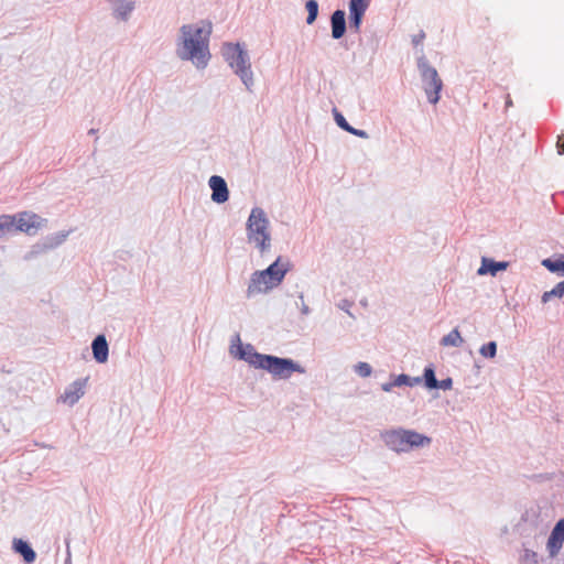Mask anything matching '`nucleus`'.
Returning <instances> with one entry per match:
<instances>
[{
  "instance_id": "1",
  "label": "nucleus",
  "mask_w": 564,
  "mask_h": 564,
  "mask_svg": "<svg viewBox=\"0 0 564 564\" xmlns=\"http://www.w3.org/2000/svg\"><path fill=\"white\" fill-rule=\"evenodd\" d=\"M210 33V24L207 30L195 23L183 24L176 39V56L181 61H191L198 69H204L212 57L209 52Z\"/></svg>"
},
{
  "instance_id": "2",
  "label": "nucleus",
  "mask_w": 564,
  "mask_h": 564,
  "mask_svg": "<svg viewBox=\"0 0 564 564\" xmlns=\"http://www.w3.org/2000/svg\"><path fill=\"white\" fill-rule=\"evenodd\" d=\"M291 261L285 257H278L267 269L254 271L247 289V297L250 299L259 293H267L276 288L291 270Z\"/></svg>"
},
{
  "instance_id": "3",
  "label": "nucleus",
  "mask_w": 564,
  "mask_h": 564,
  "mask_svg": "<svg viewBox=\"0 0 564 564\" xmlns=\"http://www.w3.org/2000/svg\"><path fill=\"white\" fill-rule=\"evenodd\" d=\"M221 55L231 70L240 78L246 89L252 91L254 78L250 56L245 44L225 42L221 46Z\"/></svg>"
},
{
  "instance_id": "4",
  "label": "nucleus",
  "mask_w": 564,
  "mask_h": 564,
  "mask_svg": "<svg viewBox=\"0 0 564 564\" xmlns=\"http://www.w3.org/2000/svg\"><path fill=\"white\" fill-rule=\"evenodd\" d=\"M384 445L395 453H408L415 448L427 447L432 438L414 430L397 427L384 430L380 433Z\"/></svg>"
},
{
  "instance_id": "5",
  "label": "nucleus",
  "mask_w": 564,
  "mask_h": 564,
  "mask_svg": "<svg viewBox=\"0 0 564 564\" xmlns=\"http://www.w3.org/2000/svg\"><path fill=\"white\" fill-rule=\"evenodd\" d=\"M270 221L261 207H253L246 224L247 238L253 242L261 253L270 248Z\"/></svg>"
},
{
  "instance_id": "6",
  "label": "nucleus",
  "mask_w": 564,
  "mask_h": 564,
  "mask_svg": "<svg viewBox=\"0 0 564 564\" xmlns=\"http://www.w3.org/2000/svg\"><path fill=\"white\" fill-rule=\"evenodd\" d=\"M416 64L427 100L430 104L436 105L440 100L443 82L438 76L436 68L429 63L424 55L417 57Z\"/></svg>"
},
{
  "instance_id": "7",
  "label": "nucleus",
  "mask_w": 564,
  "mask_h": 564,
  "mask_svg": "<svg viewBox=\"0 0 564 564\" xmlns=\"http://www.w3.org/2000/svg\"><path fill=\"white\" fill-rule=\"evenodd\" d=\"M263 361L262 370L268 371L274 379L288 380L294 372L305 373V368L291 358L268 355Z\"/></svg>"
},
{
  "instance_id": "8",
  "label": "nucleus",
  "mask_w": 564,
  "mask_h": 564,
  "mask_svg": "<svg viewBox=\"0 0 564 564\" xmlns=\"http://www.w3.org/2000/svg\"><path fill=\"white\" fill-rule=\"evenodd\" d=\"M235 343L238 344V350L236 352V357L240 360L248 362L251 367L257 369H262L264 359L267 358V354L258 352L251 344H247L242 346L240 341V336L238 334L231 340V347H234ZM230 352L234 354L232 348H230Z\"/></svg>"
},
{
  "instance_id": "9",
  "label": "nucleus",
  "mask_w": 564,
  "mask_h": 564,
  "mask_svg": "<svg viewBox=\"0 0 564 564\" xmlns=\"http://www.w3.org/2000/svg\"><path fill=\"white\" fill-rule=\"evenodd\" d=\"M68 234L69 231H58L46 236L41 243H36L32 247V249L24 256V259L30 260L42 252L61 246L68 237Z\"/></svg>"
},
{
  "instance_id": "10",
  "label": "nucleus",
  "mask_w": 564,
  "mask_h": 564,
  "mask_svg": "<svg viewBox=\"0 0 564 564\" xmlns=\"http://www.w3.org/2000/svg\"><path fill=\"white\" fill-rule=\"evenodd\" d=\"M45 223L46 219L34 213L23 212L17 215V230L28 235H34Z\"/></svg>"
},
{
  "instance_id": "11",
  "label": "nucleus",
  "mask_w": 564,
  "mask_h": 564,
  "mask_svg": "<svg viewBox=\"0 0 564 564\" xmlns=\"http://www.w3.org/2000/svg\"><path fill=\"white\" fill-rule=\"evenodd\" d=\"M208 185L212 189V200L216 204H224L229 199V189L224 177L219 175L210 176Z\"/></svg>"
},
{
  "instance_id": "12",
  "label": "nucleus",
  "mask_w": 564,
  "mask_h": 564,
  "mask_svg": "<svg viewBox=\"0 0 564 564\" xmlns=\"http://www.w3.org/2000/svg\"><path fill=\"white\" fill-rule=\"evenodd\" d=\"M88 378L77 379L66 387L64 393L61 395V400L68 405H74L85 394V388Z\"/></svg>"
},
{
  "instance_id": "13",
  "label": "nucleus",
  "mask_w": 564,
  "mask_h": 564,
  "mask_svg": "<svg viewBox=\"0 0 564 564\" xmlns=\"http://www.w3.org/2000/svg\"><path fill=\"white\" fill-rule=\"evenodd\" d=\"M564 542V518L560 519L552 529L547 539L546 547L550 556H555Z\"/></svg>"
},
{
  "instance_id": "14",
  "label": "nucleus",
  "mask_w": 564,
  "mask_h": 564,
  "mask_svg": "<svg viewBox=\"0 0 564 564\" xmlns=\"http://www.w3.org/2000/svg\"><path fill=\"white\" fill-rule=\"evenodd\" d=\"M423 380L424 384L430 390H449L453 387V379L446 378L443 380H437L435 377V370L433 365L426 366L423 370Z\"/></svg>"
},
{
  "instance_id": "15",
  "label": "nucleus",
  "mask_w": 564,
  "mask_h": 564,
  "mask_svg": "<svg viewBox=\"0 0 564 564\" xmlns=\"http://www.w3.org/2000/svg\"><path fill=\"white\" fill-rule=\"evenodd\" d=\"M112 9V15L121 21H128L131 12L135 9L133 0H107Z\"/></svg>"
},
{
  "instance_id": "16",
  "label": "nucleus",
  "mask_w": 564,
  "mask_h": 564,
  "mask_svg": "<svg viewBox=\"0 0 564 564\" xmlns=\"http://www.w3.org/2000/svg\"><path fill=\"white\" fill-rule=\"evenodd\" d=\"M94 359L98 364H105L109 357V345L104 334L97 335L91 341Z\"/></svg>"
},
{
  "instance_id": "17",
  "label": "nucleus",
  "mask_w": 564,
  "mask_h": 564,
  "mask_svg": "<svg viewBox=\"0 0 564 564\" xmlns=\"http://www.w3.org/2000/svg\"><path fill=\"white\" fill-rule=\"evenodd\" d=\"M330 28H332V37L334 40L341 39L346 31V13L341 9L335 10L330 15Z\"/></svg>"
},
{
  "instance_id": "18",
  "label": "nucleus",
  "mask_w": 564,
  "mask_h": 564,
  "mask_svg": "<svg viewBox=\"0 0 564 564\" xmlns=\"http://www.w3.org/2000/svg\"><path fill=\"white\" fill-rule=\"evenodd\" d=\"M509 267L507 261H496L490 258L482 257L481 265L477 270L478 275L491 274L496 275L500 271H505Z\"/></svg>"
},
{
  "instance_id": "19",
  "label": "nucleus",
  "mask_w": 564,
  "mask_h": 564,
  "mask_svg": "<svg viewBox=\"0 0 564 564\" xmlns=\"http://www.w3.org/2000/svg\"><path fill=\"white\" fill-rule=\"evenodd\" d=\"M369 7H362L360 4H348L349 9V29L355 33L360 31L365 13Z\"/></svg>"
},
{
  "instance_id": "20",
  "label": "nucleus",
  "mask_w": 564,
  "mask_h": 564,
  "mask_svg": "<svg viewBox=\"0 0 564 564\" xmlns=\"http://www.w3.org/2000/svg\"><path fill=\"white\" fill-rule=\"evenodd\" d=\"M13 549L17 553H19L23 557V560L26 564L33 563L36 558L35 551L31 547V545L26 541H23L21 539H15L13 541Z\"/></svg>"
},
{
  "instance_id": "21",
  "label": "nucleus",
  "mask_w": 564,
  "mask_h": 564,
  "mask_svg": "<svg viewBox=\"0 0 564 564\" xmlns=\"http://www.w3.org/2000/svg\"><path fill=\"white\" fill-rule=\"evenodd\" d=\"M541 264L551 273L564 275V253L558 254L556 258L543 259Z\"/></svg>"
},
{
  "instance_id": "22",
  "label": "nucleus",
  "mask_w": 564,
  "mask_h": 564,
  "mask_svg": "<svg viewBox=\"0 0 564 564\" xmlns=\"http://www.w3.org/2000/svg\"><path fill=\"white\" fill-rule=\"evenodd\" d=\"M18 231L17 230V216L2 215L0 216V232L2 236Z\"/></svg>"
},
{
  "instance_id": "23",
  "label": "nucleus",
  "mask_w": 564,
  "mask_h": 564,
  "mask_svg": "<svg viewBox=\"0 0 564 564\" xmlns=\"http://www.w3.org/2000/svg\"><path fill=\"white\" fill-rule=\"evenodd\" d=\"M463 338L460 336V333L458 332L457 328H454L453 330H451L447 335H445L442 339H441V345L442 346H453V347H458L462 345L463 343Z\"/></svg>"
},
{
  "instance_id": "24",
  "label": "nucleus",
  "mask_w": 564,
  "mask_h": 564,
  "mask_svg": "<svg viewBox=\"0 0 564 564\" xmlns=\"http://www.w3.org/2000/svg\"><path fill=\"white\" fill-rule=\"evenodd\" d=\"M305 9L307 11L306 23L308 25L313 24L318 15V2L316 0H307L305 3Z\"/></svg>"
},
{
  "instance_id": "25",
  "label": "nucleus",
  "mask_w": 564,
  "mask_h": 564,
  "mask_svg": "<svg viewBox=\"0 0 564 564\" xmlns=\"http://www.w3.org/2000/svg\"><path fill=\"white\" fill-rule=\"evenodd\" d=\"M564 295V280L558 282L551 291H546L542 295V302L546 303L552 297H562Z\"/></svg>"
},
{
  "instance_id": "26",
  "label": "nucleus",
  "mask_w": 564,
  "mask_h": 564,
  "mask_svg": "<svg viewBox=\"0 0 564 564\" xmlns=\"http://www.w3.org/2000/svg\"><path fill=\"white\" fill-rule=\"evenodd\" d=\"M479 354L488 359H492L497 355V343L495 340H490L487 344H484L480 349Z\"/></svg>"
},
{
  "instance_id": "27",
  "label": "nucleus",
  "mask_w": 564,
  "mask_h": 564,
  "mask_svg": "<svg viewBox=\"0 0 564 564\" xmlns=\"http://www.w3.org/2000/svg\"><path fill=\"white\" fill-rule=\"evenodd\" d=\"M333 116L336 124L347 132V130L350 128V124L346 120V118L343 116V113L337 109L333 108Z\"/></svg>"
},
{
  "instance_id": "28",
  "label": "nucleus",
  "mask_w": 564,
  "mask_h": 564,
  "mask_svg": "<svg viewBox=\"0 0 564 564\" xmlns=\"http://www.w3.org/2000/svg\"><path fill=\"white\" fill-rule=\"evenodd\" d=\"M355 371L362 378H367L372 372V367L368 362L360 361L355 366Z\"/></svg>"
},
{
  "instance_id": "29",
  "label": "nucleus",
  "mask_w": 564,
  "mask_h": 564,
  "mask_svg": "<svg viewBox=\"0 0 564 564\" xmlns=\"http://www.w3.org/2000/svg\"><path fill=\"white\" fill-rule=\"evenodd\" d=\"M521 561L523 564H538V554L532 550L525 549L521 557Z\"/></svg>"
},
{
  "instance_id": "30",
  "label": "nucleus",
  "mask_w": 564,
  "mask_h": 564,
  "mask_svg": "<svg viewBox=\"0 0 564 564\" xmlns=\"http://www.w3.org/2000/svg\"><path fill=\"white\" fill-rule=\"evenodd\" d=\"M412 381V377L405 375V373H401L399 376H397L394 378V384L395 387H401V386H411V382Z\"/></svg>"
},
{
  "instance_id": "31",
  "label": "nucleus",
  "mask_w": 564,
  "mask_h": 564,
  "mask_svg": "<svg viewBox=\"0 0 564 564\" xmlns=\"http://www.w3.org/2000/svg\"><path fill=\"white\" fill-rule=\"evenodd\" d=\"M347 132L352 134V135H356L358 138H361V139H368L369 138V134H368L367 131L361 130V129H356L352 126H350V128L347 130Z\"/></svg>"
},
{
  "instance_id": "32",
  "label": "nucleus",
  "mask_w": 564,
  "mask_h": 564,
  "mask_svg": "<svg viewBox=\"0 0 564 564\" xmlns=\"http://www.w3.org/2000/svg\"><path fill=\"white\" fill-rule=\"evenodd\" d=\"M299 297H300V300L302 302V304H301V313L303 315H308L311 313V310H310L308 305L305 304L303 294L301 293Z\"/></svg>"
},
{
  "instance_id": "33",
  "label": "nucleus",
  "mask_w": 564,
  "mask_h": 564,
  "mask_svg": "<svg viewBox=\"0 0 564 564\" xmlns=\"http://www.w3.org/2000/svg\"><path fill=\"white\" fill-rule=\"evenodd\" d=\"M557 153L560 155L564 154V135H560L556 143Z\"/></svg>"
},
{
  "instance_id": "34",
  "label": "nucleus",
  "mask_w": 564,
  "mask_h": 564,
  "mask_svg": "<svg viewBox=\"0 0 564 564\" xmlns=\"http://www.w3.org/2000/svg\"><path fill=\"white\" fill-rule=\"evenodd\" d=\"M425 37V33L422 31L420 34L414 35L412 42L414 45H419Z\"/></svg>"
},
{
  "instance_id": "35",
  "label": "nucleus",
  "mask_w": 564,
  "mask_h": 564,
  "mask_svg": "<svg viewBox=\"0 0 564 564\" xmlns=\"http://www.w3.org/2000/svg\"><path fill=\"white\" fill-rule=\"evenodd\" d=\"M348 4H360L362 7H369L370 4V0H349V3Z\"/></svg>"
},
{
  "instance_id": "36",
  "label": "nucleus",
  "mask_w": 564,
  "mask_h": 564,
  "mask_svg": "<svg viewBox=\"0 0 564 564\" xmlns=\"http://www.w3.org/2000/svg\"><path fill=\"white\" fill-rule=\"evenodd\" d=\"M395 387L394 384V379L390 382H386L381 386V389L386 392H390L393 388Z\"/></svg>"
},
{
  "instance_id": "37",
  "label": "nucleus",
  "mask_w": 564,
  "mask_h": 564,
  "mask_svg": "<svg viewBox=\"0 0 564 564\" xmlns=\"http://www.w3.org/2000/svg\"><path fill=\"white\" fill-rule=\"evenodd\" d=\"M339 307L346 311L349 315H351L349 312L350 304L348 303V301H344L343 304L339 305Z\"/></svg>"
},
{
  "instance_id": "38",
  "label": "nucleus",
  "mask_w": 564,
  "mask_h": 564,
  "mask_svg": "<svg viewBox=\"0 0 564 564\" xmlns=\"http://www.w3.org/2000/svg\"><path fill=\"white\" fill-rule=\"evenodd\" d=\"M421 381H422V378H420V377H412V381H411L412 383H411L410 387H413V386L420 383Z\"/></svg>"
},
{
  "instance_id": "39",
  "label": "nucleus",
  "mask_w": 564,
  "mask_h": 564,
  "mask_svg": "<svg viewBox=\"0 0 564 564\" xmlns=\"http://www.w3.org/2000/svg\"><path fill=\"white\" fill-rule=\"evenodd\" d=\"M513 104H512V99L510 97V95H507V98H506V108H509L511 107Z\"/></svg>"
},
{
  "instance_id": "40",
  "label": "nucleus",
  "mask_w": 564,
  "mask_h": 564,
  "mask_svg": "<svg viewBox=\"0 0 564 564\" xmlns=\"http://www.w3.org/2000/svg\"><path fill=\"white\" fill-rule=\"evenodd\" d=\"M96 133H97V130H96V129H94V128H93V129H90V130L88 131V134H91V135H93V134H96Z\"/></svg>"
},
{
  "instance_id": "41",
  "label": "nucleus",
  "mask_w": 564,
  "mask_h": 564,
  "mask_svg": "<svg viewBox=\"0 0 564 564\" xmlns=\"http://www.w3.org/2000/svg\"><path fill=\"white\" fill-rule=\"evenodd\" d=\"M65 564H72V562H70V555H69V554H68V557H67V558H66V561H65Z\"/></svg>"
},
{
  "instance_id": "42",
  "label": "nucleus",
  "mask_w": 564,
  "mask_h": 564,
  "mask_svg": "<svg viewBox=\"0 0 564 564\" xmlns=\"http://www.w3.org/2000/svg\"><path fill=\"white\" fill-rule=\"evenodd\" d=\"M2 237H3V236H2V234L0 232V239H1Z\"/></svg>"
}]
</instances>
